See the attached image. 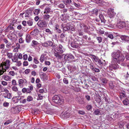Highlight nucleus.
<instances>
[{
  "label": "nucleus",
  "mask_w": 129,
  "mask_h": 129,
  "mask_svg": "<svg viewBox=\"0 0 129 129\" xmlns=\"http://www.w3.org/2000/svg\"><path fill=\"white\" fill-rule=\"evenodd\" d=\"M120 98L121 100L124 98H126L127 97L125 92L124 91H122L119 92Z\"/></svg>",
  "instance_id": "nucleus-15"
},
{
  "label": "nucleus",
  "mask_w": 129,
  "mask_h": 129,
  "mask_svg": "<svg viewBox=\"0 0 129 129\" xmlns=\"http://www.w3.org/2000/svg\"><path fill=\"white\" fill-rule=\"evenodd\" d=\"M38 98L37 99V100H41L42 99L43 96H42L41 94H38Z\"/></svg>",
  "instance_id": "nucleus-51"
},
{
  "label": "nucleus",
  "mask_w": 129,
  "mask_h": 129,
  "mask_svg": "<svg viewBox=\"0 0 129 129\" xmlns=\"http://www.w3.org/2000/svg\"><path fill=\"white\" fill-rule=\"evenodd\" d=\"M7 98L9 99H10L12 97L11 94L10 93H7Z\"/></svg>",
  "instance_id": "nucleus-54"
},
{
  "label": "nucleus",
  "mask_w": 129,
  "mask_h": 129,
  "mask_svg": "<svg viewBox=\"0 0 129 129\" xmlns=\"http://www.w3.org/2000/svg\"><path fill=\"white\" fill-rule=\"evenodd\" d=\"M12 90L15 91H18V89L17 87L15 86H13L12 87Z\"/></svg>",
  "instance_id": "nucleus-53"
},
{
  "label": "nucleus",
  "mask_w": 129,
  "mask_h": 129,
  "mask_svg": "<svg viewBox=\"0 0 129 129\" xmlns=\"http://www.w3.org/2000/svg\"><path fill=\"white\" fill-rule=\"evenodd\" d=\"M74 56L71 54H66L64 56V59L67 61L70 60L74 59Z\"/></svg>",
  "instance_id": "nucleus-7"
},
{
  "label": "nucleus",
  "mask_w": 129,
  "mask_h": 129,
  "mask_svg": "<svg viewBox=\"0 0 129 129\" xmlns=\"http://www.w3.org/2000/svg\"><path fill=\"white\" fill-rule=\"evenodd\" d=\"M83 29L84 30V31L87 32L88 29V27L87 25L84 24Z\"/></svg>",
  "instance_id": "nucleus-43"
},
{
  "label": "nucleus",
  "mask_w": 129,
  "mask_h": 129,
  "mask_svg": "<svg viewBox=\"0 0 129 129\" xmlns=\"http://www.w3.org/2000/svg\"><path fill=\"white\" fill-rule=\"evenodd\" d=\"M33 100L32 97L30 95L28 96L27 98V101L28 102H30Z\"/></svg>",
  "instance_id": "nucleus-46"
},
{
  "label": "nucleus",
  "mask_w": 129,
  "mask_h": 129,
  "mask_svg": "<svg viewBox=\"0 0 129 129\" xmlns=\"http://www.w3.org/2000/svg\"><path fill=\"white\" fill-rule=\"evenodd\" d=\"M123 52L127 60H129V54L126 51H124Z\"/></svg>",
  "instance_id": "nucleus-37"
},
{
  "label": "nucleus",
  "mask_w": 129,
  "mask_h": 129,
  "mask_svg": "<svg viewBox=\"0 0 129 129\" xmlns=\"http://www.w3.org/2000/svg\"><path fill=\"white\" fill-rule=\"evenodd\" d=\"M12 121L11 119H9L6 122H5L4 123V125H7L9 124V123L11 122Z\"/></svg>",
  "instance_id": "nucleus-44"
},
{
  "label": "nucleus",
  "mask_w": 129,
  "mask_h": 129,
  "mask_svg": "<svg viewBox=\"0 0 129 129\" xmlns=\"http://www.w3.org/2000/svg\"><path fill=\"white\" fill-rule=\"evenodd\" d=\"M63 98L59 95H55L52 97V100L53 102L55 103L61 105L64 103V100Z\"/></svg>",
  "instance_id": "nucleus-2"
},
{
  "label": "nucleus",
  "mask_w": 129,
  "mask_h": 129,
  "mask_svg": "<svg viewBox=\"0 0 129 129\" xmlns=\"http://www.w3.org/2000/svg\"><path fill=\"white\" fill-rule=\"evenodd\" d=\"M45 31L47 33H48L50 35H52V32L49 28L46 29L45 30Z\"/></svg>",
  "instance_id": "nucleus-52"
},
{
  "label": "nucleus",
  "mask_w": 129,
  "mask_h": 129,
  "mask_svg": "<svg viewBox=\"0 0 129 129\" xmlns=\"http://www.w3.org/2000/svg\"><path fill=\"white\" fill-rule=\"evenodd\" d=\"M9 105V103L7 102H5L3 103V106L4 107H8Z\"/></svg>",
  "instance_id": "nucleus-57"
},
{
  "label": "nucleus",
  "mask_w": 129,
  "mask_h": 129,
  "mask_svg": "<svg viewBox=\"0 0 129 129\" xmlns=\"http://www.w3.org/2000/svg\"><path fill=\"white\" fill-rule=\"evenodd\" d=\"M99 17L101 20V23L102 24H104L106 22V20L104 16L102 14L100 13Z\"/></svg>",
  "instance_id": "nucleus-18"
},
{
  "label": "nucleus",
  "mask_w": 129,
  "mask_h": 129,
  "mask_svg": "<svg viewBox=\"0 0 129 129\" xmlns=\"http://www.w3.org/2000/svg\"><path fill=\"white\" fill-rule=\"evenodd\" d=\"M2 66L0 67V76L3 74L5 72V71L2 70Z\"/></svg>",
  "instance_id": "nucleus-50"
},
{
  "label": "nucleus",
  "mask_w": 129,
  "mask_h": 129,
  "mask_svg": "<svg viewBox=\"0 0 129 129\" xmlns=\"http://www.w3.org/2000/svg\"><path fill=\"white\" fill-rule=\"evenodd\" d=\"M110 104V105H106V106L104 108L105 110L106 111H108L109 110L111 107H114V105H113V104Z\"/></svg>",
  "instance_id": "nucleus-21"
},
{
  "label": "nucleus",
  "mask_w": 129,
  "mask_h": 129,
  "mask_svg": "<svg viewBox=\"0 0 129 129\" xmlns=\"http://www.w3.org/2000/svg\"><path fill=\"white\" fill-rule=\"evenodd\" d=\"M18 109L17 107H13L11 109V111L13 113H15L17 112Z\"/></svg>",
  "instance_id": "nucleus-31"
},
{
  "label": "nucleus",
  "mask_w": 129,
  "mask_h": 129,
  "mask_svg": "<svg viewBox=\"0 0 129 129\" xmlns=\"http://www.w3.org/2000/svg\"><path fill=\"white\" fill-rule=\"evenodd\" d=\"M12 84L13 85L15 86L17 85L16 81L14 79L12 80Z\"/></svg>",
  "instance_id": "nucleus-62"
},
{
  "label": "nucleus",
  "mask_w": 129,
  "mask_h": 129,
  "mask_svg": "<svg viewBox=\"0 0 129 129\" xmlns=\"http://www.w3.org/2000/svg\"><path fill=\"white\" fill-rule=\"evenodd\" d=\"M10 54V56H11V58L12 61L14 62H17V61L18 60V57L14 56H12V54L11 53Z\"/></svg>",
  "instance_id": "nucleus-23"
},
{
  "label": "nucleus",
  "mask_w": 129,
  "mask_h": 129,
  "mask_svg": "<svg viewBox=\"0 0 129 129\" xmlns=\"http://www.w3.org/2000/svg\"><path fill=\"white\" fill-rule=\"evenodd\" d=\"M101 82L104 84H106L108 82V80L105 78H102L101 80Z\"/></svg>",
  "instance_id": "nucleus-38"
},
{
  "label": "nucleus",
  "mask_w": 129,
  "mask_h": 129,
  "mask_svg": "<svg viewBox=\"0 0 129 129\" xmlns=\"http://www.w3.org/2000/svg\"><path fill=\"white\" fill-rule=\"evenodd\" d=\"M27 24L29 26H31L33 24L32 21L30 20H29L27 21Z\"/></svg>",
  "instance_id": "nucleus-41"
},
{
  "label": "nucleus",
  "mask_w": 129,
  "mask_h": 129,
  "mask_svg": "<svg viewBox=\"0 0 129 129\" xmlns=\"http://www.w3.org/2000/svg\"><path fill=\"white\" fill-rule=\"evenodd\" d=\"M47 42L48 46H51L53 44L52 42L51 41H48Z\"/></svg>",
  "instance_id": "nucleus-55"
},
{
  "label": "nucleus",
  "mask_w": 129,
  "mask_h": 129,
  "mask_svg": "<svg viewBox=\"0 0 129 129\" xmlns=\"http://www.w3.org/2000/svg\"><path fill=\"white\" fill-rule=\"evenodd\" d=\"M13 22L11 23L7 27L6 30V32H11V30H14V28L13 27Z\"/></svg>",
  "instance_id": "nucleus-13"
},
{
  "label": "nucleus",
  "mask_w": 129,
  "mask_h": 129,
  "mask_svg": "<svg viewBox=\"0 0 129 129\" xmlns=\"http://www.w3.org/2000/svg\"><path fill=\"white\" fill-rule=\"evenodd\" d=\"M103 100H104L105 102H106L107 104H112L114 103L113 101L112 100H110V99L108 98V97H104L103 98Z\"/></svg>",
  "instance_id": "nucleus-17"
},
{
  "label": "nucleus",
  "mask_w": 129,
  "mask_h": 129,
  "mask_svg": "<svg viewBox=\"0 0 129 129\" xmlns=\"http://www.w3.org/2000/svg\"><path fill=\"white\" fill-rule=\"evenodd\" d=\"M45 55L44 54H42L40 56V61L42 63L44 60Z\"/></svg>",
  "instance_id": "nucleus-34"
},
{
  "label": "nucleus",
  "mask_w": 129,
  "mask_h": 129,
  "mask_svg": "<svg viewBox=\"0 0 129 129\" xmlns=\"http://www.w3.org/2000/svg\"><path fill=\"white\" fill-rule=\"evenodd\" d=\"M107 36L111 39H113L114 37L113 35H112L110 34H108L107 35Z\"/></svg>",
  "instance_id": "nucleus-49"
},
{
  "label": "nucleus",
  "mask_w": 129,
  "mask_h": 129,
  "mask_svg": "<svg viewBox=\"0 0 129 129\" xmlns=\"http://www.w3.org/2000/svg\"><path fill=\"white\" fill-rule=\"evenodd\" d=\"M38 26L41 28L45 27L47 26L46 22L43 20H39L37 23Z\"/></svg>",
  "instance_id": "nucleus-8"
},
{
  "label": "nucleus",
  "mask_w": 129,
  "mask_h": 129,
  "mask_svg": "<svg viewBox=\"0 0 129 129\" xmlns=\"http://www.w3.org/2000/svg\"><path fill=\"white\" fill-rule=\"evenodd\" d=\"M39 44L38 42L34 40H33L32 41V46H33L34 45H37Z\"/></svg>",
  "instance_id": "nucleus-42"
},
{
  "label": "nucleus",
  "mask_w": 129,
  "mask_h": 129,
  "mask_svg": "<svg viewBox=\"0 0 129 129\" xmlns=\"http://www.w3.org/2000/svg\"><path fill=\"white\" fill-rule=\"evenodd\" d=\"M92 71L94 72L97 73L99 72H100V70L99 69L95 68H94L93 71Z\"/></svg>",
  "instance_id": "nucleus-61"
},
{
  "label": "nucleus",
  "mask_w": 129,
  "mask_h": 129,
  "mask_svg": "<svg viewBox=\"0 0 129 129\" xmlns=\"http://www.w3.org/2000/svg\"><path fill=\"white\" fill-rule=\"evenodd\" d=\"M96 3L99 5L101 6L104 4L105 2L103 0H97Z\"/></svg>",
  "instance_id": "nucleus-25"
},
{
  "label": "nucleus",
  "mask_w": 129,
  "mask_h": 129,
  "mask_svg": "<svg viewBox=\"0 0 129 129\" xmlns=\"http://www.w3.org/2000/svg\"><path fill=\"white\" fill-rule=\"evenodd\" d=\"M34 62L35 64H37L39 63V61L35 58H34Z\"/></svg>",
  "instance_id": "nucleus-64"
},
{
  "label": "nucleus",
  "mask_w": 129,
  "mask_h": 129,
  "mask_svg": "<svg viewBox=\"0 0 129 129\" xmlns=\"http://www.w3.org/2000/svg\"><path fill=\"white\" fill-rule=\"evenodd\" d=\"M2 78L6 81H8L10 79V77L9 76H6L5 75H3L2 76Z\"/></svg>",
  "instance_id": "nucleus-36"
},
{
  "label": "nucleus",
  "mask_w": 129,
  "mask_h": 129,
  "mask_svg": "<svg viewBox=\"0 0 129 129\" xmlns=\"http://www.w3.org/2000/svg\"><path fill=\"white\" fill-rule=\"evenodd\" d=\"M117 26L120 29L126 27V23L124 21H119L117 24Z\"/></svg>",
  "instance_id": "nucleus-11"
},
{
  "label": "nucleus",
  "mask_w": 129,
  "mask_h": 129,
  "mask_svg": "<svg viewBox=\"0 0 129 129\" xmlns=\"http://www.w3.org/2000/svg\"><path fill=\"white\" fill-rule=\"evenodd\" d=\"M31 40V37H30V35L29 34H28L26 35V41L28 43H29Z\"/></svg>",
  "instance_id": "nucleus-24"
},
{
  "label": "nucleus",
  "mask_w": 129,
  "mask_h": 129,
  "mask_svg": "<svg viewBox=\"0 0 129 129\" xmlns=\"http://www.w3.org/2000/svg\"><path fill=\"white\" fill-rule=\"evenodd\" d=\"M4 88V87L0 84V92H3Z\"/></svg>",
  "instance_id": "nucleus-60"
},
{
  "label": "nucleus",
  "mask_w": 129,
  "mask_h": 129,
  "mask_svg": "<svg viewBox=\"0 0 129 129\" xmlns=\"http://www.w3.org/2000/svg\"><path fill=\"white\" fill-rule=\"evenodd\" d=\"M25 11L30 16L31 15L32 11L30 10H26Z\"/></svg>",
  "instance_id": "nucleus-47"
},
{
  "label": "nucleus",
  "mask_w": 129,
  "mask_h": 129,
  "mask_svg": "<svg viewBox=\"0 0 129 129\" xmlns=\"http://www.w3.org/2000/svg\"><path fill=\"white\" fill-rule=\"evenodd\" d=\"M58 47L55 50V52H57L60 54H62L65 50L64 49L62 45L59 44L58 46Z\"/></svg>",
  "instance_id": "nucleus-9"
},
{
  "label": "nucleus",
  "mask_w": 129,
  "mask_h": 129,
  "mask_svg": "<svg viewBox=\"0 0 129 129\" xmlns=\"http://www.w3.org/2000/svg\"><path fill=\"white\" fill-rule=\"evenodd\" d=\"M122 103L124 105L127 106L129 104V100L128 99L126 98L123 100Z\"/></svg>",
  "instance_id": "nucleus-26"
},
{
  "label": "nucleus",
  "mask_w": 129,
  "mask_h": 129,
  "mask_svg": "<svg viewBox=\"0 0 129 129\" xmlns=\"http://www.w3.org/2000/svg\"><path fill=\"white\" fill-rule=\"evenodd\" d=\"M28 88L27 89V92L28 93H29L31 92V91L33 90V86L32 85H31L30 86H28Z\"/></svg>",
  "instance_id": "nucleus-27"
},
{
  "label": "nucleus",
  "mask_w": 129,
  "mask_h": 129,
  "mask_svg": "<svg viewBox=\"0 0 129 129\" xmlns=\"http://www.w3.org/2000/svg\"><path fill=\"white\" fill-rule=\"evenodd\" d=\"M40 12V9H35L34 11V14L36 15H38L39 13Z\"/></svg>",
  "instance_id": "nucleus-30"
},
{
  "label": "nucleus",
  "mask_w": 129,
  "mask_h": 129,
  "mask_svg": "<svg viewBox=\"0 0 129 129\" xmlns=\"http://www.w3.org/2000/svg\"><path fill=\"white\" fill-rule=\"evenodd\" d=\"M82 44L77 40H74L71 43V47L75 48H77L79 47Z\"/></svg>",
  "instance_id": "nucleus-5"
},
{
  "label": "nucleus",
  "mask_w": 129,
  "mask_h": 129,
  "mask_svg": "<svg viewBox=\"0 0 129 129\" xmlns=\"http://www.w3.org/2000/svg\"><path fill=\"white\" fill-rule=\"evenodd\" d=\"M98 11L99 10L96 9H95L93 11V13H95L96 15H97L98 14Z\"/></svg>",
  "instance_id": "nucleus-58"
},
{
  "label": "nucleus",
  "mask_w": 129,
  "mask_h": 129,
  "mask_svg": "<svg viewBox=\"0 0 129 129\" xmlns=\"http://www.w3.org/2000/svg\"><path fill=\"white\" fill-rule=\"evenodd\" d=\"M10 66V65H7L4 64V63H1L0 64V67L2 66V70L5 71V72L6 71V69H8Z\"/></svg>",
  "instance_id": "nucleus-16"
},
{
  "label": "nucleus",
  "mask_w": 129,
  "mask_h": 129,
  "mask_svg": "<svg viewBox=\"0 0 129 129\" xmlns=\"http://www.w3.org/2000/svg\"><path fill=\"white\" fill-rule=\"evenodd\" d=\"M50 17V15L47 14H45L43 15V18L45 20H48Z\"/></svg>",
  "instance_id": "nucleus-32"
},
{
  "label": "nucleus",
  "mask_w": 129,
  "mask_h": 129,
  "mask_svg": "<svg viewBox=\"0 0 129 129\" xmlns=\"http://www.w3.org/2000/svg\"><path fill=\"white\" fill-rule=\"evenodd\" d=\"M96 39L98 41L99 43H101L102 40V38L100 37H96Z\"/></svg>",
  "instance_id": "nucleus-40"
},
{
  "label": "nucleus",
  "mask_w": 129,
  "mask_h": 129,
  "mask_svg": "<svg viewBox=\"0 0 129 129\" xmlns=\"http://www.w3.org/2000/svg\"><path fill=\"white\" fill-rule=\"evenodd\" d=\"M22 24L24 26L26 27L25 28L24 27H22V29L23 30L25 31H26L28 29V28L27 27V23L26 21L24 20L22 22Z\"/></svg>",
  "instance_id": "nucleus-20"
},
{
  "label": "nucleus",
  "mask_w": 129,
  "mask_h": 129,
  "mask_svg": "<svg viewBox=\"0 0 129 129\" xmlns=\"http://www.w3.org/2000/svg\"><path fill=\"white\" fill-rule=\"evenodd\" d=\"M63 83L66 84H68L69 83L68 79L66 78H63Z\"/></svg>",
  "instance_id": "nucleus-45"
},
{
  "label": "nucleus",
  "mask_w": 129,
  "mask_h": 129,
  "mask_svg": "<svg viewBox=\"0 0 129 129\" xmlns=\"http://www.w3.org/2000/svg\"><path fill=\"white\" fill-rule=\"evenodd\" d=\"M90 56L93 61L97 63L98 64L101 66L104 64L103 62L101 61L98 57L93 54H91Z\"/></svg>",
  "instance_id": "nucleus-4"
},
{
  "label": "nucleus",
  "mask_w": 129,
  "mask_h": 129,
  "mask_svg": "<svg viewBox=\"0 0 129 129\" xmlns=\"http://www.w3.org/2000/svg\"><path fill=\"white\" fill-rule=\"evenodd\" d=\"M84 24L81 23L77 24L78 30V31H80L82 29H83Z\"/></svg>",
  "instance_id": "nucleus-22"
},
{
  "label": "nucleus",
  "mask_w": 129,
  "mask_h": 129,
  "mask_svg": "<svg viewBox=\"0 0 129 129\" xmlns=\"http://www.w3.org/2000/svg\"><path fill=\"white\" fill-rule=\"evenodd\" d=\"M74 5L76 7L79 8L80 7V5L79 3L77 4L76 3L74 2Z\"/></svg>",
  "instance_id": "nucleus-59"
},
{
  "label": "nucleus",
  "mask_w": 129,
  "mask_h": 129,
  "mask_svg": "<svg viewBox=\"0 0 129 129\" xmlns=\"http://www.w3.org/2000/svg\"><path fill=\"white\" fill-rule=\"evenodd\" d=\"M89 66L90 69H91L92 71H93L95 67L93 63L92 62L90 63L89 64Z\"/></svg>",
  "instance_id": "nucleus-35"
},
{
  "label": "nucleus",
  "mask_w": 129,
  "mask_h": 129,
  "mask_svg": "<svg viewBox=\"0 0 129 129\" xmlns=\"http://www.w3.org/2000/svg\"><path fill=\"white\" fill-rule=\"evenodd\" d=\"M122 42H129V37L125 35H122L120 37Z\"/></svg>",
  "instance_id": "nucleus-14"
},
{
  "label": "nucleus",
  "mask_w": 129,
  "mask_h": 129,
  "mask_svg": "<svg viewBox=\"0 0 129 129\" xmlns=\"http://www.w3.org/2000/svg\"><path fill=\"white\" fill-rule=\"evenodd\" d=\"M89 77L91 78L93 81H97L98 78L94 75H91L89 76Z\"/></svg>",
  "instance_id": "nucleus-33"
},
{
  "label": "nucleus",
  "mask_w": 129,
  "mask_h": 129,
  "mask_svg": "<svg viewBox=\"0 0 129 129\" xmlns=\"http://www.w3.org/2000/svg\"><path fill=\"white\" fill-rule=\"evenodd\" d=\"M9 74L12 76H14L15 75V73L13 71H10L9 73Z\"/></svg>",
  "instance_id": "nucleus-56"
},
{
  "label": "nucleus",
  "mask_w": 129,
  "mask_h": 129,
  "mask_svg": "<svg viewBox=\"0 0 129 129\" xmlns=\"http://www.w3.org/2000/svg\"><path fill=\"white\" fill-rule=\"evenodd\" d=\"M51 10V9L48 7L46 8L44 11V13L47 14L49 13Z\"/></svg>",
  "instance_id": "nucleus-28"
},
{
  "label": "nucleus",
  "mask_w": 129,
  "mask_h": 129,
  "mask_svg": "<svg viewBox=\"0 0 129 129\" xmlns=\"http://www.w3.org/2000/svg\"><path fill=\"white\" fill-rule=\"evenodd\" d=\"M113 10V9H111L110 10L109 13V15L110 18L113 17L116 14L114 12Z\"/></svg>",
  "instance_id": "nucleus-19"
},
{
  "label": "nucleus",
  "mask_w": 129,
  "mask_h": 129,
  "mask_svg": "<svg viewBox=\"0 0 129 129\" xmlns=\"http://www.w3.org/2000/svg\"><path fill=\"white\" fill-rule=\"evenodd\" d=\"M34 30L35 31L34 33L35 34H36V36L38 35L39 32V29L38 28H36Z\"/></svg>",
  "instance_id": "nucleus-48"
},
{
  "label": "nucleus",
  "mask_w": 129,
  "mask_h": 129,
  "mask_svg": "<svg viewBox=\"0 0 129 129\" xmlns=\"http://www.w3.org/2000/svg\"><path fill=\"white\" fill-rule=\"evenodd\" d=\"M24 98V97L23 96H16L13 97L12 99V101L14 103H18L20 100H21V99H22Z\"/></svg>",
  "instance_id": "nucleus-10"
},
{
  "label": "nucleus",
  "mask_w": 129,
  "mask_h": 129,
  "mask_svg": "<svg viewBox=\"0 0 129 129\" xmlns=\"http://www.w3.org/2000/svg\"><path fill=\"white\" fill-rule=\"evenodd\" d=\"M117 62L115 61H113V59L111 62V64L110 66V68L114 70H116L119 68V66L117 63Z\"/></svg>",
  "instance_id": "nucleus-6"
},
{
  "label": "nucleus",
  "mask_w": 129,
  "mask_h": 129,
  "mask_svg": "<svg viewBox=\"0 0 129 129\" xmlns=\"http://www.w3.org/2000/svg\"><path fill=\"white\" fill-rule=\"evenodd\" d=\"M111 56L113 58V61H115L117 62L118 61H123L125 59L124 55L121 54L120 51L119 50L116 52H112Z\"/></svg>",
  "instance_id": "nucleus-1"
},
{
  "label": "nucleus",
  "mask_w": 129,
  "mask_h": 129,
  "mask_svg": "<svg viewBox=\"0 0 129 129\" xmlns=\"http://www.w3.org/2000/svg\"><path fill=\"white\" fill-rule=\"evenodd\" d=\"M54 53V56L57 58L60 59L61 58V56L60 55L61 54H60L57 52H55Z\"/></svg>",
  "instance_id": "nucleus-29"
},
{
  "label": "nucleus",
  "mask_w": 129,
  "mask_h": 129,
  "mask_svg": "<svg viewBox=\"0 0 129 129\" xmlns=\"http://www.w3.org/2000/svg\"><path fill=\"white\" fill-rule=\"evenodd\" d=\"M109 85V88L111 89H114L116 87V84L113 81H110Z\"/></svg>",
  "instance_id": "nucleus-12"
},
{
  "label": "nucleus",
  "mask_w": 129,
  "mask_h": 129,
  "mask_svg": "<svg viewBox=\"0 0 129 129\" xmlns=\"http://www.w3.org/2000/svg\"><path fill=\"white\" fill-rule=\"evenodd\" d=\"M72 23L71 22L68 23L66 25L63 24L61 25V27L63 29V31L64 32L68 30H71L74 31L75 30V29L74 27L72 26Z\"/></svg>",
  "instance_id": "nucleus-3"
},
{
  "label": "nucleus",
  "mask_w": 129,
  "mask_h": 129,
  "mask_svg": "<svg viewBox=\"0 0 129 129\" xmlns=\"http://www.w3.org/2000/svg\"><path fill=\"white\" fill-rule=\"evenodd\" d=\"M124 77L126 79H127L129 77V74L127 72V74L124 76Z\"/></svg>",
  "instance_id": "nucleus-63"
},
{
  "label": "nucleus",
  "mask_w": 129,
  "mask_h": 129,
  "mask_svg": "<svg viewBox=\"0 0 129 129\" xmlns=\"http://www.w3.org/2000/svg\"><path fill=\"white\" fill-rule=\"evenodd\" d=\"M100 111L99 109L95 110L93 113L96 115H98L100 112Z\"/></svg>",
  "instance_id": "nucleus-39"
}]
</instances>
